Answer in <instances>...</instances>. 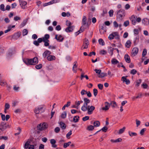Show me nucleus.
<instances>
[{
  "label": "nucleus",
  "mask_w": 149,
  "mask_h": 149,
  "mask_svg": "<svg viewBox=\"0 0 149 149\" xmlns=\"http://www.w3.org/2000/svg\"><path fill=\"white\" fill-rule=\"evenodd\" d=\"M24 63L27 65H35L38 63V59L36 57H35L33 58H27L23 60Z\"/></svg>",
  "instance_id": "f257e3e1"
},
{
  "label": "nucleus",
  "mask_w": 149,
  "mask_h": 149,
  "mask_svg": "<svg viewBox=\"0 0 149 149\" xmlns=\"http://www.w3.org/2000/svg\"><path fill=\"white\" fill-rule=\"evenodd\" d=\"M95 107L93 106L88 105L85 108L81 109L83 111H87V113L88 115H91L93 113V111L95 109Z\"/></svg>",
  "instance_id": "f03ea898"
},
{
  "label": "nucleus",
  "mask_w": 149,
  "mask_h": 149,
  "mask_svg": "<svg viewBox=\"0 0 149 149\" xmlns=\"http://www.w3.org/2000/svg\"><path fill=\"white\" fill-rule=\"evenodd\" d=\"M125 11L124 10L121 9L117 13V19H122L125 15Z\"/></svg>",
  "instance_id": "7ed1b4c3"
},
{
  "label": "nucleus",
  "mask_w": 149,
  "mask_h": 149,
  "mask_svg": "<svg viewBox=\"0 0 149 149\" xmlns=\"http://www.w3.org/2000/svg\"><path fill=\"white\" fill-rule=\"evenodd\" d=\"M47 127V125L46 123H44L38 125L37 126L38 130L39 131L45 130Z\"/></svg>",
  "instance_id": "20e7f679"
},
{
  "label": "nucleus",
  "mask_w": 149,
  "mask_h": 149,
  "mask_svg": "<svg viewBox=\"0 0 149 149\" xmlns=\"http://www.w3.org/2000/svg\"><path fill=\"white\" fill-rule=\"evenodd\" d=\"M89 42L87 38H85L82 47H81V49H86L88 48Z\"/></svg>",
  "instance_id": "39448f33"
},
{
  "label": "nucleus",
  "mask_w": 149,
  "mask_h": 149,
  "mask_svg": "<svg viewBox=\"0 0 149 149\" xmlns=\"http://www.w3.org/2000/svg\"><path fill=\"white\" fill-rule=\"evenodd\" d=\"M84 103L81 107V109L83 108H85L86 107L88 106V104L90 102V100L87 98H84Z\"/></svg>",
  "instance_id": "423d86ee"
},
{
  "label": "nucleus",
  "mask_w": 149,
  "mask_h": 149,
  "mask_svg": "<svg viewBox=\"0 0 149 149\" xmlns=\"http://www.w3.org/2000/svg\"><path fill=\"white\" fill-rule=\"evenodd\" d=\"M139 49L138 48L135 47L134 48L132 51L131 54L132 55L134 56H135L138 53Z\"/></svg>",
  "instance_id": "0eeeda50"
},
{
  "label": "nucleus",
  "mask_w": 149,
  "mask_h": 149,
  "mask_svg": "<svg viewBox=\"0 0 149 149\" xmlns=\"http://www.w3.org/2000/svg\"><path fill=\"white\" fill-rule=\"evenodd\" d=\"M35 113L36 114H38L40 113H42L43 112L42 107L40 106L36 108L34 111Z\"/></svg>",
  "instance_id": "6e6552de"
},
{
  "label": "nucleus",
  "mask_w": 149,
  "mask_h": 149,
  "mask_svg": "<svg viewBox=\"0 0 149 149\" xmlns=\"http://www.w3.org/2000/svg\"><path fill=\"white\" fill-rule=\"evenodd\" d=\"M55 38L59 42H62L64 40V38L61 35H59V36L57 35H55Z\"/></svg>",
  "instance_id": "1a4fd4ad"
},
{
  "label": "nucleus",
  "mask_w": 149,
  "mask_h": 149,
  "mask_svg": "<svg viewBox=\"0 0 149 149\" xmlns=\"http://www.w3.org/2000/svg\"><path fill=\"white\" fill-rule=\"evenodd\" d=\"M20 5L22 8H24L25 6L27 4L26 1H23L22 0H19Z\"/></svg>",
  "instance_id": "9d476101"
},
{
  "label": "nucleus",
  "mask_w": 149,
  "mask_h": 149,
  "mask_svg": "<svg viewBox=\"0 0 149 149\" xmlns=\"http://www.w3.org/2000/svg\"><path fill=\"white\" fill-rule=\"evenodd\" d=\"M118 32H114L112 33L111 34H110L109 36L108 37V38L110 40L113 39L114 37L116 36V35H117Z\"/></svg>",
  "instance_id": "9b49d317"
},
{
  "label": "nucleus",
  "mask_w": 149,
  "mask_h": 149,
  "mask_svg": "<svg viewBox=\"0 0 149 149\" xmlns=\"http://www.w3.org/2000/svg\"><path fill=\"white\" fill-rule=\"evenodd\" d=\"M136 17H135L134 15H132L130 18V19L132 21V24L133 25H135L136 22Z\"/></svg>",
  "instance_id": "f8f14e48"
},
{
  "label": "nucleus",
  "mask_w": 149,
  "mask_h": 149,
  "mask_svg": "<svg viewBox=\"0 0 149 149\" xmlns=\"http://www.w3.org/2000/svg\"><path fill=\"white\" fill-rule=\"evenodd\" d=\"M7 128V125L6 123H1L0 125V128L2 131H3Z\"/></svg>",
  "instance_id": "ddd939ff"
},
{
  "label": "nucleus",
  "mask_w": 149,
  "mask_h": 149,
  "mask_svg": "<svg viewBox=\"0 0 149 149\" xmlns=\"http://www.w3.org/2000/svg\"><path fill=\"white\" fill-rule=\"evenodd\" d=\"M51 54V52L47 50L43 53L42 56L44 58H45L47 56Z\"/></svg>",
  "instance_id": "4468645a"
},
{
  "label": "nucleus",
  "mask_w": 149,
  "mask_h": 149,
  "mask_svg": "<svg viewBox=\"0 0 149 149\" xmlns=\"http://www.w3.org/2000/svg\"><path fill=\"white\" fill-rule=\"evenodd\" d=\"M100 29L99 31L100 33L101 34H103L106 31V29L105 26H101L100 27Z\"/></svg>",
  "instance_id": "2eb2a0df"
},
{
  "label": "nucleus",
  "mask_w": 149,
  "mask_h": 149,
  "mask_svg": "<svg viewBox=\"0 0 149 149\" xmlns=\"http://www.w3.org/2000/svg\"><path fill=\"white\" fill-rule=\"evenodd\" d=\"M142 23L145 25H149V19L147 18L143 19L142 20Z\"/></svg>",
  "instance_id": "dca6fc26"
},
{
  "label": "nucleus",
  "mask_w": 149,
  "mask_h": 149,
  "mask_svg": "<svg viewBox=\"0 0 149 149\" xmlns=\"http://www.w3.org/2000/svg\"><path fill=\"white\" fill-rule=\"evenodd\" d=\"M74 28V26L70 27H68L65 29V31L67 32H72Z\"/></svg>",
  "instance_id": "f3484780"
},
{
  "label": "nucleus",
  "mask_w": 149,
  "mask_h": 149,
  "mask_svg": "<svg viewBox=\"0 0 149 149\" xmlns=\"http://www.w3.org/2000/svg\"><path fill=\"white\" fill-rule=\"evenodd\" d=\"M124 58L126 62L128 63H130L131 62V60L130 56L127 54H126L124 56Z\"/></svg>",
  "instance_id": "a211bd4d"
},
{
  "label": "nucleus",
  "mask_w": 149,
  "mask_h": 149,
  "mask_svg": "<svg viewBox=\"0 0 149 149\" xmlns=\"http://www.w3.org/2000/svg\"><path fill=\"white\" fill-rule=\"evenodd\" d=\"M50 143L52 144V146L53 148H56L57 145L55 144L56 141L54 139H51L50 140Z\"/></svg>",
  "instance_id": "6ab92c4d"
},
{
  "label": "nucleus",
  "mask_w": 149,
  "mask_h": 149,
  "mask_svg": "<svg viewBox=\"0 0 149 149\" xmlns=\"http://www.w3.org/2000/svg\"><path fill=\"white\" fill-rule=\"evenodd\" d=\"M47 60L49 61H52L53 60H55L56 59V57L54 56L49 55L48 56L47 58Z\"/></svg>",
  "instance_id": "aec40b11"
},
{
  "label": "nucleus",
  "mask_w": 149,
  "mask_h": 149,
  "mask_svg": "<svg viewBox=\"0 0 149 149\" xmlns=\"http://www.w3.org/2000/svg\"><path fill=\"white\" fill-rule=\"evenodd\" d=\"M105 106L104 107H103L102 108V109L103 110L107 111L109 109V107L110 106V105L109 103L107 102H106L105 103Z\"/></svg>",
  "instance_id": "412c9836"
},
{
  "label": "nucleus",
  "mask_w": 149,
  "mask_h": 149,
  "mask_svg": "<svg viewBox=\"0 0 149 149\" xmlns=\"http://www.w3.org/2000/svg\"><path fill=\"white\" fill-rule=\"evenodd\" d=\"M21 34V33L20 32H17L13 35V38L15 40L17 39L20 37Z\"/></svg>",
  "instance_id": "4be33fe9"
},
{
  "label": "nucleus",
  "mask_w": 149,
  "mask_h": 149,
  "mask_svg": "<svg viewBox=\"0 0 149 149\" xmlns=\"http://www.w3.org/2000/svg\"><path fill=\"white\" fill-rule=\"evenodd\" d=\"M114 48H113L111 47H108V53L111 54V56H112L113 55V52Z\"/></svg>",
  "instance_id": "5701e85b"
},
{
  "label": "nucleus",
  "mask_w": 149,
  "mask_h": 149,
  "mask_svg": "<svg viewBox=\"0 0 149 149\" xmlns=\"http://www.w3.org/2000/svg\"><path fill=\"white\" fill-rule=\"evenodd\" d=\"M49 38V35L48 34H46L44 37L42 38L43 41H49L48 40Z\"/></svg>",
  "instance_id": "b1692460"
},
{
  "label": "nucleus",
  "mask_w": 149,
  "mask_h": 149,
  "mask_svg": "<svg viewBox=\"0 0 149 149\" xmlns=\"http://www.w3.org/2000/svg\"><path fill=\"white\" fill-rule=\"evenodd\" d=\"M122 139L120 138H119L116 140L111 139L110 141L112 143L119 142L121 141Z\"/></svg>",
  "instance_id": "393cba45"
},
{
  "label": "nucleus",
  "mask_w": 149,
  "mask_h": 149,
  "mask_svg": "<svg viewBox=\"0 0 149 149\" xmlns=\"http://www.w3.org/2000/svg\"><path fill=\"white\" fill-rule=\"evenodd\" d=\"M61 128L63 130L65 129L66 128L65 124L63 122H61L59 123Z\"/></svg>",
  "instance_id": "a878e982"
},
{
  "label": "nucleus",
  "mask_w": 149,
  "mask_h": 149,
  "mask_svg": "<svg viewBox=\"0 0 149 149\" xmlns=\"http://www.w3.org/2000/svg\"><path fill=\"white\" fill-rule=\"evenodd\" d=\"M83 102V101L82 100H81L80 101H76L75 102V104H76V105L78 107V109L79 108V106L80 104L82 103Z\"/></svg>",
  "instance_id": "bb28decb"
},
{
  "label": "nucleus",
  "mask_w": 149,
  "mask_h": 149,
  "mask_svg": "<svg viewBox=\"0 0 149 149\" xmlns=\"http://www.w3.org/2000/svg\"><path fill=\"white\" fill-rule=\"evenodd\" d=\"M131 45V42L130 40H128L125 44V47L127 48H129L130 47Z\"/></svg>",
  "instance_id": "cd10ccee"
},
{
  "label": "nucleus",
  "mask_w": 149,
  "mask_h": 149,
  "mask_svg": "<svg viewBox=\"0 0 149 149\" xmlns=\"http://www.w3.org/2000/svg\"><path fill=\"white\" fill-rule=\"evenodd\" d=\"M128 134L131 137L136 136L137 135V134L135 132H132L130 131L128 132Z\"/></svg>",
  "instance_id": "c85d7f7f"
},
{
  "label": "nucleus",
  "mask_w": 149,
  "mask_h": 149,
  "mask_svg": "<svg viewBox=\"0 0 149 149\" xmlns=\"http://www.w3.org/2000/svg\"><path fill=\"white\" fill-rule=\"evenodd\" d=\"M94 126L95 127H99L100 125V123L97 120L94 121L93 123Z\"/></svg>",
  "instance_id": "c756f323"
},
{
  "label": "nucleus",
  "mask_w": 149,
  "mask_h": 149,
  "mask_svg": "<svg viewBox=\"0 0 149 149\" xmlns=\"http://www.w3.org/2000/svg\"><path fill=\"white\" fill-rule=\"evenodd\" d=\"M79 117L78 116H74L73 118V121L74 123L77 122L79 121Z\"/></svg>",
  "instance_id": "7c9ffc66"
},
{
  "label": "nucleus",
  "mask_w": 149,
  "mask_h": 149,
  "mask_svg": "<svg viewBox=\"0 0 149 149\" xmlns=\"http://www.w3.org/2000/svg\"><path fill=\"white\" fill-rule=\"evenodd\" d=\"M27 20H24L23 22L19 26V27L20 28H22L23 27H24L26 24L27 22Z\"/></svg>",
  "instance_id": "2f4dec72"
},
{
  "label": "nucleus",
  "mask_w": 149,
  "mask_h": 149,
  "mask_svg": "<svg viewBox=\"0 0 149 149\" xmlns=\"http://www.w3.org/2000/svg\"><path fill=\"white\" fill-rule=\"evenodd\" d=\"M111 62L114 65H116L119 63V61L117 59L114 58L112 59Z\"/></svg>",
  "instance_id": "473e14b6"
},
{
  "label": "nucleus",
  "mask_w": 149,
  "mask_h": 149,
  "mask_svg": "<svg viewBox=\"0 0 149 149\" xmlns=\"http://www.w3.org/2000/svg\"><path fill=\"white\" fill-rule=\"evenodd\" d=\"M86 17L85 16H84L82 20V23L83 25H85L86 24Z\"/></svg>",
  "instance_id": "72a5a7b5"
},
{
  "label": "nucleus",
  "mask_w": 149,
  "mask_h": 149,
  "mask_svg": "<svg viewBox=\"0 0 149 149\" xmlns=\"http://www.w3.org/2000/svg\"><path fill=\"white\" fill-rule=\"evenodd\" d=\"M107 76V74L106 73L101 72L100 74L98 76V77L99 78H103Z\"/></svg>",
  "instance_id": "f704fd0d"
},
{
  "label": "nucleus",
  "mask_w": 149,
  "mask_h": 149,
  "mask_svg": "<svg viewBox=\"0 0 149 149\" xmlns=\"http://www.w3.org/2000/svg\"><path fill=\"white\" fill-rule=\"evenodd\" d=\"M30 141H27L26 142L24 146V148L27 149L29 148V146H30Z\"/></svg>",
  "instance_id": "c9c22d12"
},
{
  "label": "nucleus",
  "mask_w": 149,
  "mask_h": 149,
  "mask_svg": "<svg viewBox=\"0 0 149 149\" xmlns=\"http://www.w3.org/2000/svg\"><path fill=\"white\" fill-rule=\"evenodd\" d=\"M71 142L70 141H69L67 143H65L63 145V147L64 148H66L68 146L71 144Z\"/></svg>",
  "instance_id": "e433bc0d"
},
{
  "label": "nucleus",
  "mask_w": 149,
  "mask_h": 149,
  "mask_svg": "<svg viewBox=\"0 0 149 149\" xmlns=\"http://www.w3.org/2000/svg\"><path fill=\"white\" fill-rule=\"evenodd\" d=\"M98 42L99 44L102 45H104V42L102 38H100L98 40Z\"/></svg>",
  "instance_id": "4c0bfd02"
},
{
  "label": "nucleus",
  "mask_w": 149,
  "mask_h": 149,
  "mask_svg": "<svg viewBox=\"0 0 149 149\" xmlns=\"http://www.w3.org/2000/svg\"><path fill=\"white\" fill-rule=\"evenodd\" d=\"M66 25L68 26V27L69 26H73L72 25V23L70 21L68 20H67L66 21Z\"/></svg>",
  "instance_id": "58836bf2"
},
{
  "label": "nucleus",
  "mask_w": 149,
  "mask_h": 149,
  "mask_svg": "<svg viewBox=\"0 0 149 149\" xmlns=\"http://www.w3.org/2000/svg\"><path fill=\"white\" fill-rule=\"evenodd\" d=\"M125 129V127H123L122 128L120 129L118 133V134H120L123 133Z\"/></svg>",
  "instance_id": "ea45409f"
},
{
  "label": "nucleus",
  "mask_w": 149,
  "mask_h": 149,
  "mask_svg": "<svg viewBox=\"0 0 149 149\" xmlns=\"http://www.w3.org/2000/svg\"><path fill=\"white\" fill-rule=\"evenodd\" d=\"M67 113L66 111H64L61 114V117L63 118H65L66 117Z\"/></svg>",
  "instance_id": "a19ab883"
},
{
  "label": "nucleus",
  "mask_w": 149,
  "mask_h": 149,
  "mask_svg": "<svg viewBox=\"0 0 149 149\" xmlns=\"http://www.w3.org/2000/svg\"><path fill=\"white\" fill-rule=\"evenodd\" d=\"M28 34V31L26 29H24L22 31V35L23 36L26 35Z\"/></svg>",
  "instance_id": "79ce46f5"
},
{
  "label": "nucleus",
  "mask_w": 149,
  "mask_h": 149,
  "mask_svg": "<svg viewBox=\"0 0 149 149\" xmlns=\"http://www.w3.org/2000/svg\"><path fill=\"white\" fill-rule=\"evenodd\" d=\"M74 65L73 66V67L72 69L74 72H76V71L74 70V68L77 67V65L76 64L77 63V61H75L74 62Z\"/></svg>",
  "instance_id": "37998d69"
},
{
  "label": "nucleus",
  "mask_w": 149,
  "mask_h": 149,
  "mask_svg": "<svg viewBox=\"0 0 149 149\" xmlns=\"http://www.w3.org/2000/svg\"><path fill=\"white\" fill-rule=\"evenodd\" d=\"M94 129V127L92 125H90L88 127L87 130L90 131H92Z\"/></svg>",
  "instance_id": "c03bdc74"
},
{
  "label": "nucleus",
  "mask_w": 149,
  "mask_h": 149,
  "mask_svg": "<svg viewBox=\"0 0 149 149\" xmlns=\"http://www.w3.org/2000/svg\"><path fill=\"white\" fill-rule=\"evenodd\" d=\"M42 67V64H40L36 65L35 67L37 69H41Z\"/></svg>",
  "instance_id": "a18cd8bd"
},
{
  "label": "nucleus",
  "mask_w": 149,
  "mask_h": 149,
  "mask_svg": "<svg viewBox=\"0 0 149 149\" xmlns=\"http://www.w3.org/2000/svg\"><path fill=\"white\" fill-rule=\"evenodd\" d=\"M147 51L146 49H144L142 52V55L143 56H145L147 54Z\"/></svg>",
  "instance_id": "49530a36"
},
{
  "label": "nucleus",
  "mask_w": 149,
  "mask_h": 149,
  "mask_svg": "<svg viewBox=\"0 0 149 149\" xmlns=\"http://www.w3.org/2000/svg\"><path fill=\"white\" fill-rule=\"evenodd\" d=\"M0 10L3 11H4L6 10L5 8V6L3 4H1V5Z\"/></svg>",
  "instance_id": "de8ad7c7"
},
{
  "label": "nucleus",
  "mask_w": 149,
  "mask_h": 149,
  "mask_svg": "<svg viewBox=\"0 0 149 149\" xmlns=\"http://www.w3.org/2000/svg\"><path fill=\"white\" fill-rule=\"evenodd\" d=\"M129 22L128 20H127L125 21L123 24V25L125 27H126L129 25Z\"/></svg>",
  "instance_id": "09e8293b"
},
{
  "label": "nucleus",
  "mask_w": 149,
  "mask_h": 149,
  "mask_svg": "<svg viewBox=\"0 0 149 149\" xmlns=\"http://www.w3.org/2000/svg\"><path fill=\"white\" fill-rule=\"evenodd\" d=\"M89 118V117L88 116H85L82 118V120L84 121H85L88 120Z\"/></svg>",
  "instance_id": "8fccbe9b"
},
{
  "label": "nucleus",
  "mask_w": 149,
  "mask_h": 149,
  "mask_svg": "<svg viewBox=\"0 0 149 149\" xmlns=\"http://www.w3.org/2000/svg\"><path fill=\"white\" fill-rule=\"evenodd\" d=\"M93 94L95 97H96L97 94V90L96 89L94 88L93 89Z\"/></svg>",
  "instance_id": "3c124183"
},
{
  "label": "nucleus",
  "mask_w": 149,
  "mask_h": 149,
  "mask_svg": "<svg viewBox=\"0 0 149 149\" xmlns=\"http://www.w3.org/2000/svg\"><path fill=\"white\" fill-rule=\"evenodd\" d=\"M113 24L114 26L116 28H117L118 26V24L116 21H115L113 22Z\"/></svg>",
  "instance_id": "603ef678"
},
{
  "label": "nucleus",
  "mask_w": 149,
  "mask_h": 149,
  "mask_svg": "<svg viewBox=\"0 0 149 149\" xmlns=\"http://www.w3.org/2000/svg\"><path fill=\"white\" fill-rule=\"evenodd\" d=\"M14 53H13V52L12 51H10L7 54V56L8 57H10Z\"/></svg>",
  "instance_id": "864d4df0"
},
{
  "label": "nucleus",
  "mask_w": 149,
  "mask_h": 149,
  "mask_svg": "<svg viewBox=\"0 0 149 149\" xmlns=\"http://www.w3.org/2000/svg\"><path fill=\"white\" fill-rule=\"evenodd\" d=\"M146 130V128H144L142 129L140 131V134L141 135H142L144 134V132Z\"/></svg>",
  "instance_id": "5fc2aeb1"
},
{
  "label": "nucleus",
  "mask_w": 149,
  "mask_h": 149,
  "mask_svg": "<svg viewBox=\"0 0 149 149\" xmlns=\"http://www.w3.org/2000/svg\"><path fill=\"white\" fill-rule=\"evenodd\" d=\"M141 79L137 80L136 82V86H139L141 83Z\"/></svg>",
  "instance_id": "6e6d98bb"
},
{
  "label": "nucleus",
  "mask_w": 149,
  "mask_h": 149,
  "mask_svg": "<svg viewBox=\"0 0 149 149\" xmlns=\"http://www.w3.org/2000/svg\"><path fill=\"white\" fill-rule=\"evenodd\" d=\"M60 131V129L59 127H56L54 129V132L56 133H58Z\"/></svg>",
  "instance_id": "4d7b16f0"
},
{
  "label": "nucleus",
  "mask_w": 149,
  "mask_h": 149,
  "mask_svg": "<svg viewBox=\"0 0 149 149\" xmlns=\"http://www.w3.org/2000/svg\"><path fill=\"white\" fill-rule=\"evenodd\" d=\"M136 70L135 69L132 70L130 72V74H134L136 73Z\"/></svg>",
  "instance_id": "13d9d810"
},
{
  "label": "nucleus",
  "mask_w": 149,
  "mask_h": 149,
  "mask_svg": "<svg viewBox=\"0 0 149 149\" xmlns=\"http://www.w3.org/2000/svg\"><path fill=\"white\" fill-rule=\"evenodd\" d=\"M97 86L99 88V89L100 90H102L103 87V85L102 84H98Z\"/></svg>",
  "instance_id": "bf43d9fd"
},
{
  "label": "nucleus",
  "mask_w": 149,
  "mask_h": 149,
  "mask_svg": "<svg viewBox=\"0 0 149 149\" xmlns=\"http://www.w3.org/2000/svg\"><path fill=\"white\" fill-rule=\"evenodd\" d=\"M107 129L108 128L107 127H104L100 130H102L103 132H106L107 131Z\"/></svg>",
  "instance_id": "052dcab7"
},
{
  "label": "nucleus",
  "mask_w": 149,
  "mask_h": 149,
  "mask_svg": "<svg viewBox=\"0 0 149 149\" xmlns=\"http://www.w3.org/2000/svg\"><path fill=\"white\" fill-rule=\"evenodd\" d=\"M72 130H70V131L66 134V137L67 138H68L71 135L72 133Z\"/></svg>",
  "instance_id": "680f3d73"
},
{
  "label": "nucleus",
  "mask_w": 149,
  "mask_h": 149,
  "mask_svg": "<svg viewBox=\"0 0 149 149\" xmlns=\"http://www.w3.org/2000/svg\"><path fill=\"white\" fill-rule=\"evenodd\" d=\"M94 71L96 73L98 74L99 75L100 74L101 72V70L100 69H95Z\"/></svg>",
  "instance_id": "e2e57ef3"
},
{
  "label": "nucleus",
  "mask_w": 149,
  "mask_h": 149,
  "mask_svg": "<svg viewBox=\"0 0 149 149\" xmlns=\"http://www.w3.org/2000/svg\"><path fill=\"white\" fill-rule=\"evenodd\" d=\"M87 91H85L84 89L82 90L81 92V95H84V94H87Z\"/></svg>",
  "instance_id": "0e129e2a"
},
{
  "label": "nucleus",
  "mask_w": 149,
  "mask_h": 149,
  "mask_svg": "<svg viewBox=\"0 0 149 149\" xmlns=\"http://www.w3.org/2000/svg\"><path fill=\"white\" fill-rule=\"evenodd\" d=\"M10 108V105L8 103H6L5 106V109H8Z\"/></svg>",
  "instance_id": "69168bd1"
},
{
  "label": "nucleus",
  "mask_w": 149,
  "mask_h": 149,
  "mask_svg": "<svg viewBox=\"0 0 149 149\" xmlns=\"http://www.w3.org/2000/svg\"><path fill=\"white\" fill-rule=\"evenodd\" d=\"M33 43L34 45L37 46H38L39 45V44L38 40H36L34 41H33Z\"/></svg>",
  "instance_id": "338daca9"
},
{
  "label": "nucleus",
  "mask_w": 149,
  "mask_h": 149,
  "mask_svg": "<svg viewBox=\"0 0 149 149\" xmlns=\"http://www.w3.org/2000/svg\"><path fill=\"white\" fill-rule=\"evenodd\" d=\"M113 10H111L109 11V13L110 17H112L113 16Z\"/></svg>",
  "instance_id": "774afa93"
}]
</instances>
